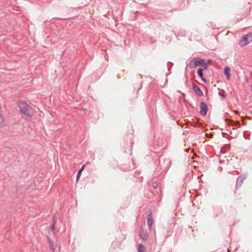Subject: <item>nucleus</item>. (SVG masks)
<instances>
[{"mask_svg": "<svg viewBox=\"0 0 252 252\" xmlns=\"http://www.w3.org/2000/svg\"><path fill=\"white\" fill-rule=\"evenodd\" d=\"M246 177L243 175L240 176L237 180V185H239L241 186L245 179Z\"/></svg>", "mask_w": 252, "mask_h": 252, "instance_id": "9", "label": "nucleus"}, {"mask_svg": "<svg viewBox=\"0 0 252 252\" xmlns=\"http://www.w3.org/2000/svg\"><path fill=\"white\" fill-rule=\"evenodd\" d=\"M140 237L141 239H143L144 240H146L147 238V236L145 234H141L140 235Z\"/></svg>", "mask_w": 252, "mask_h": 252, "instance_id": "14", "label": "nucleus"}, {"mask_svg": "<svg viewBox=\"0 0 252 252\" xmlns=\"http://www.w3.org/2000/svg\"><path fill=\"white\" fill-rule=\"evenodd\" d=\"M244 42L242 46H245L252 42V33H249L243 37V39L240 41V42Z\"/></svg>", "mask_w": 252, "mask_h": 252, "instance_id": "3", "label": "nucleus"}, {"mask_svg": "<svg viewBox=\"0 0 252 252\" xmlns=\"http://www.w3.org/2000/svg\"><path fill=\"white\" fill-rule=\"evenodd\" d=\"M19 108L22 117L25 119H30L34 114V109L25 102H21Z\"/></svg>", "mask_w": 252, "mask_h": 252, "instance_id": "1", "label": "nucleus"}, {"mask_svg": "<svg viewBox=\"0 0 252 252\" xmlns=\"http://www.w3.org/2000/svg\"><path fill=\"white\" fill-rule=\"evenodd\" d=\"M48 241L49 243L50 249L53 252H55L56 251L58 252L60 251L61 246L58 240H56L55 241H52L50 238L48 237Z\"/></svg>", "mask_w": 252, "mask_h": 252, "instance_id": "2", "label": "nucleus"}, {"mask_svg": "<svg viewBox=\"0 0 252 252\" xmlns=\"http://www.w3.org/2000/svg\"><path fill=\"white\" fill-rule=\"evenodd\" d=\"M208 111V107L204 102H201L200 104V114L204 116L206 115Z\"/></svg>", "mask_w": 252, "mask_h": 252, "instance_id": "4", "label": "nucleus"}, {"mask_svg": "<svg viewBox=\"0 0 252 252\" xmlns=\"http://www.w3.org/2000/svg\"><path fill=\"white\" fill-rule=\"evenodd\" d=\"M50 229L52 230V231H54L55 229V225L53 224L50 227Z\"/></svg>", "mask_w": 252, "mask_h": 252, "instance_id": "16", "label": "nucleus"}, {"mask_svg": "<svg viewBox=\"0 0 252 252\" xmlns=\"http://www.w3.org/2000/svg\"><path fill=\"white\" fill-rule=\"evenodd\" d=\"M201 78L202 80L203 81H204V82H206V79H205L203 77H202V78Z\"/></svg>", "mask_w": 252, "mask_h": 252, "instance_id": "17", "label": "nucleus"}, {"mask_svg": "<svg viewBox=\"0 0 252 252\" xmlns=\"http://www.w3.org/2000/svg\"><path fill=\"white\" fill-rule=\"evenodd\" d=\"M202 71L203 69L201 68H199L198 70V74L200 78H202V77H203Z\"/></svg>", "mask_w": 252, "mask_h": 252, "instance_id": "12", "label": "nucleus"}, {"mask_svg": "<svg viewBox=\"0 0 252 252\" xmlns=\"http://www.w3.org/2000/svg\"><path fill=\"white\" fill-rule=\"evenodd\" d=\"M5 126V123L4 121L2 115L0 113V126L3 127Z\"/></svg>", "mask_w": 252, "mask_h": 252, "instance_id": "10", "label": "nucleus"}, {"mask_svg": "<svg viewBox=\"0 0 252 252\" xmlns=\"http://www.w3.org/2000/svg\"><path fill=\"white\" fill-rule=\"evenodd\" d=\"M194 65L192 66L193 67H195L197 66L201 65V64L203 63L204 60L200 59V58H194Z\"/></svg>", "mask_w": 252, "mask_h": 252, "instance_id": "5", "label": "nucleus"}, {"mask_svg": "<svg viewBox=\"0 0 252 252\" xmlns=\"http://www.w3.org/2000/svg\"><path fill=\"white\" fill-rule=\"evenodd\" d=\"M153 223V220L152 216H151L150 214L148 215V219H147V223L148 225V227L149 229L151 230L152 229V226Z\"/></svg>", "mask_w": 252, "mask_h": 252, "instance_id": "7", "label": "nucleus"}, {"mask_svg": "<svg viewBox=\"0 0 252 252\" xmlns=\"http://www.w3.org/2000/svg\"><path fill=\"white\" fill-rule=\"evenodd\" d=\"M224 74L226 76L227 79L229 80L230 78V69L228 66H226L224 68Z\"/></svg>", "mask_w": 252, "mask_h": 252, "instance_id": "8", "label": "nucleus"}, {"mask_svg": "<svg viewBox=\"0 0 252 252\" xmlns=\"http://www.w3.org/2000/svg\"><path fill=\"white\" fill-rule=\"evenodd\" d=\"M145 248L142 244L138 245V252H144Z\"/></svg>", "mask_w": 252, "mask_h": 252, "instance_id": "11", "label": "nucleus"}, {"mask_svg": "<svg viewBox=\"0 0 252 252\" xmlns=\"http://www.w3.org/2000/svg\"><path fill=\"white\" fill-rule=\"evenodd\" d=\"M193 89L194 91L195 92L196 94H197L199 96H202L203 95V92L200 90V89L195 85V84H193Z\"/></svg>", "mask_w": 252, "mask_h": 252, "instance_id": "6", "label": "nucleus"}, {"mask_svg": "<svg viewBox=\"0 0 252 252\" xmlns=\"http://www.w3.org/2000/svg\"><path fill=\"white\" fill-rule=\"evenodd\" d=\"M84 166L85 165H83V167H82V168L78 171V173H77V180H78V179L79 178L80 175L81 174L82 170L84 169Z\"/></svg>", "mask_w": 252, "mask_h": 252, "instance_id": "13", "label": "nucleus"}, {"mask_svg": "<svg viewBox=\"0 0 252 252\" xmlns=\"http://www.w3.org/2000/svg\"><path fill=\"white\" fill-rule=\"evenodd\" d=\"M154 187L156 188V185H154Z\"/></svg>", "mask_w": 252, "mask_h": 252, "instance_id": "19", "label": "nucleus"}, {"mask_svg": "<svg viewBox=\"0 0 252 252\" xmlns=\"http://www.w3.org/2000/svg\"><path fill=\"white\" fill-rule=\"evenodd\" d=\"M154 187L156 188V185H154Z\"/></svg>", "mask_w": 252, "mask_h": 252, "instance_id": "18", "label": "nucleus"}, {"mask_svg": "<svg viewBox=\"0 0 252 252\" xmlns=\"http://www.w3.org/2000/svg\"><path fill=\"white\" fill-rule=\"evenodd\" d=\"M201 65L204 67V68L205 69H207V67H208V65L207 63H206L205 62H204V60L203 61V63L202 64H201Z\"/></svg>", "mask_w": 252, "mask_h": 252, "instance_id": "15", "label": "nucleus"}]
</instances>
